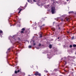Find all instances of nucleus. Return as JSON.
Here are the masks:
<instances>
[{"mask_svg":"<svg viewBox=\"0 0 76 76\" xmlns=\"http://www.w3.org/2000/svg\"><path fill=\"white\" fill-rule=\"evenodd\" d=\"M20 8H19L18 9V10H20Z\"/></svg>","mask_w":76,"mask_h":76,"instance_id":"33","label":"nucleus"},{"mask_svg":"<svg viewBox=\"0 0 76 76\" xmlns=\"http://www.w3.org/2000/svg\"><path fill=\"white\" fill-rule=\"evenodd\" d=\"M49 47L50 48H52V45H49Z\"/></svg>","mask_w":76,"mask_h":76,"instance_id":"17","label":"nucleus"},{"mask_svg":"<svg viewBox=\"0 0 76 76\" xmlns=\"http://www.w3.org/2000/svg\"><path fill=\"white\" fill-rule=\"evenodd\" d=\"M33 1H34V2H36L37 1H36V0H33Z\"/></svg>","mask_w":76,"mask_h":76,"instance_id":"28","label":"nucleus"},{"mask_svg":"<svg viewBox=\"0 0 76 76\" xmlns=\"http://www.w3.org/2000/svg\"><path fill=\"white\" fill-rule=\"evenodd\" d=\"M35 23H36V22H35Z\"/></svg>","mask_w":76,"mask_h":76,"instance_id":"41","label":"nucleus"},{"mask_svg":"<svg viewBox=\"0 0 76 76\" xmlns=\"http://www.w3.org/2000/svg\"><path fill=\"white\" fill-rule=\"evenodd\" d=\"M41 45V44H39V45L37 47H36V48L37 49H39V48H40V46Z\"/></svg>","mask_w":76,"mask_h":76,"instance_id":"11","label":"nucleus"},{"mask_svg":"<svg viewBox=\"0 0 76 76\" xmlns=\"http://www.w3.org/2000/svg\"><path fill=\"white\" fill-rule=\"evenodd\" d=\"M41 33L40 32V33H39V34H40V38H42V34H40Z\"/></svg>","mask_w":76,"mask_h":76,"instance_id":"16","label":"nucleus"},{"mask_svg":"<svg viewBox=\"0 0 76 76\" xmlns=\"http://www.w3.org/2000/svg\"><path fill=\"white\" fill-rule=\"evenodd\" d=\"M11 26H12V25H11Z\"/></svg>","mask_w":76,"mask_h":76,"instance_id":"43","label":"nucleus"},{"mask_svg":"<svg viewBox=\"0 0 76 76\" xmlns=\"http://www.w3.org/2000/svg\"><path fill=\"white\" fill-rule=\"evenodd\" d=\"M73 47H76V45H73Z\"/></svg>","mask_w":76,"mask_h":76,"instance_id":"22","label":"nucleus"},{"mask_svg":"<svg viewBox=\"0 0 76 76\" xmlns=\"http://www.w3.org/2000/svg\"><path fill=\"white\" fill-rule=\"evenodd\" d=\"M67 58L68 59H75V56H68L67 57Z\"/></svg>","mask_w":76,"mask_h":76,"instance_id":"5","label":"nucleus"},{"mask_svg":"<svg viewBox=\"0 0 76 76\" xmlns=\"http://www.w3.org/2000/svg\"><path fill=\"white\" fill-rule=\"evenodd\" d=\"M35 25H36V24H35Z\"/></svg>","mask_w":76,"mask_h":76,"instance_id":"49","label":"nucleus"},{"mask_svg":"<svg viewBox=\"0 0 76 76\" xmlns=\"http://www.w3.org/2000/svg\"><path fill=\"white\" fill-rule=\"evenodd\" d=\"M3 35V31L1 30H0V37L1 36V38L2 37V35Z\"/></svg>","mask_w":76,"mask_h":76,"instance_id":"7","label":"nucleus"},{"mask_svg":"<svg viewBox=\"0 0 76 76\" xmlns=\"http://www.w3.org/2000/svg\"><path fill=\"white\" fill-rule=\"evenodd\" d=\"M60 19V18H57L56 19V20H59Z\"/></svg>","mask_w":76,"mask_h":76,"instance_id":"26","label":"nucleus"},{"mask_svg":"<svg viewBox=\"0 0 76 76\" xmlns=\"http://www.w3.org/2000/svg\"><path fill=\"white\" fill-rule=\"evenodd\" d=\"M75 54H76V53H75Z\"/></svg>","mask_w":76,"mask_h":76,"instance_id":"46","label":"nucleus"},{"mask_svg":"<svg viewBox=\"0 0 76 76\" xmlns=\"http://www.w3.org/2000/svg\"><path fill=\"white\" fill-rule=\"evenodd\" d=\"M45 26V25L44 24V25H42V26H41L40 27V28H42V27H43V26Z\"/></svg>","mask_w":76,"mask_h":76,"instance_id":"20","label":"nucleus"},{"mask_svg":"<svg viewBox=\"0 0 76 76\" xmlns=\"http://www.w3.org/2000/svg\"><path fill=\"white\" fill-rule=\"evenodd\" d=\"M31 47H32V46L29 45L28 46V48H31Z\"/></svg>","mask_w":76,"mask_h":76,"instance_id":"21","label":"nucleus"},{"mask_svg":"<svg viewBox=\"0 0 76 76\" xmlns=\"http://www.w3.org/2000/svg\"><path fill=\"white\" fill-rule=\"evenodd\" d=\"M63 17H64V18L61 19L62 21H64V20L68 21L70 19V17H69V16H67L66 15H64Z\"/></svg>","mask_w":76,"mask_h":76,"instance_id":"2","label":"nucleus"},{"mask_svg":"<svg viewBox=\"0 0 76 76\" xmlns=\"http://www.w3.org/2000/svg\"><path fill=\"white\" fill-rule=\"evenodd\" d=\"M31 4H33V3L31 2Z\"/></svg>","mask_w":76,"mask_h":76,"instance_id":"39","label":"nucleus"},{"mask_svg":"<svg viewBox=\"0 0 76 76\" xmlns=\"http://www.w3.org/2000/svg\"><path fill=\"white\" fill-rule=\"evenodd\" d=\"M50 72H51V71H50Z\"/></svg>","mask_w":76,"mask_h":76,"instance_id":"48","label":"nucleus"},{"mask_svg":"<svg viewBox=\"0 0 76 76\" xmlns=\"http://www.w3.org/2000/svg\"><path fill=\"white\" fill-rule=\"evenodd\" d=\"M39 6V5H38Z\"/></svg>","mask_w":76,"mask_h":76,"instance_id":"47","label":"nucleus"},{"mask_svg":"<svg viewBox=\"0 0 76 76\" xmlns=\"http://www.w3.org/2000/svg\"><path fill=\"white\" fill-rule=\"evenodd\" d=\"M13 26H15V24H14V25H13Z\"/></svg>","mask_w":76,"mask_h":76,"instance_id":"35","label":"nucleus"},{"mask_svg":"<svg viewBox=\"0 0 76 76\" xmlns=\"http://www.w3.org/2000/svg\"><path fill=\"white\" fill-rule=\"evenodd\" d=\"M51 12L52 14L56 13V9L55 8V7H51Z\"/></svg>","mask_w":76,"mask_h":76,"instance_id":"3","label":"nucleus"},{"mask_svg":"<svg viewBox=\"0 0 76 76\" xmlns=\"http://www.w3.org/2000/svg\"><path fill=\"white\" fill-rule=\"evenodd\" d=\"M37 5H38V4H37Z\"/></svg>","mask_w":76,"mask_h":76,"instance_id":"44","label":"nucleus"},{"mask_svg":"<svg viewBox=\"0 0 76 76\" xmlns=\"http://www.w3.org/2000/svg\"><path fill=\"white\" fill-rule=\"evenodd\" d=\"M67 1H70V0H66Z\"/></svg>","mask_w":76,"mask_h":76,"instance_id":"34","label":"nucleus"},{"mask_svg":"<svg viewBox=\"0 0 76 76\" xmlns=\"http://www.w3.org/2000/svg\"><path fill=\"white\" fill-rule=\"evenodd\" d=\"M58 39H59V37H58Z\"/></svg>","mask_w":76,"mask_h":76,"instance_id":"38","label":"nucleus"},{"mask_svg":"<svg viewBox=\"0 0 76 76\" xmlns=\"http://www.w3.org/2000/svg\"><path fill=\"white\" fill-rule=\"evenodd\" d=\"M10 48H9L8 49V50L7 51V53H9V52L10 51Z\"/></svg>","mask_w":76,"mask_h":76,"instance_id":"14","label":"nucleus"},{"mask_svg":"<svg viewBox=\"0 0 76 76\" xmlns=\"http://www.w3.org/2000/svg\"><path fill=\"white\" fill-rule=\"evenodd\" d=\"M37 5H38V4H37Z\"/></svg>","mask_w":76,"mask_h":76,"instance_id":"45","label":"nucleus"},{"mask_svg":"<svg viewBox=\"0 0 76 76\" xmlns=\"http://www.w3.org/2000/svg\"><path fill=\"white\" fill-rule=\"evenodd\" d=\"M74 37H72V39H74Z\"/></svg>","mask_w":76,"mask_h":76,"instance_id":"29","label":"nucleus"},{"mask_svg":"<svg viewBox=\"0 0 76 76\" xmlns=\"http://www.w3.org/2000/svg\"><path fill=\"white\" fill-rule=\"evenodd\" d=\"M66 3H67V2H65V3H64V4H66Z\"/></svg>","mask_w":76,"mask_h":76,"instance_id":"31","label":"nucleus"},{"mask_svg":"<svg viewBox=\"0 0 76 76\" xmlns=\"http://www.w3.org/2000/svg\"><path fill=\"white\" fill-rule=\"evenodd\" d=\"M54 23H55V22H54L53 23V24H54Z\"/></svg>","mask_w":76,"mask_h":76,"instance_id":"40","label":"nucleus"},{"mask_svg":"<svg viewBox=\"0 0 76 76\" xmlns=\"http://www.w3.org/2000/svg\"><path fill=\"white\" fill-rule=\"evenodd\" d=\"M50 6L49 5H48V6Z\"/></svg>","mask_w":76,"mask_h":76,"instance_id":"37","label":"nucleus"},{"mask_svg":"<svg viewBox=\"0 0 76 76\" xmlns=\"http://www.w3.org/2000/svg\"><path fill=\"white\" fill-rule=\"evenodd\" d=\"M34 75H38V76H41V74L40 73H39L38 72H36V73L34 74Z\"/></svg>","mask_w":76,"mask_h":76,"instance_id":"6","label":"nucleus"},{"mask_svg":"<svg viewBox=\"0 0 76 76\" xmlns=\"http://www.w3.org/2000/svg\"><path fill=\"white\" fill-rule=\"evenodd\" d=\"M37 67H38V66H37Z\"/></svg>","mask_w":76,"mask_h":76,"instance_id":"42","label":"nucleus"},{"mask_svg":"<svg viewBox=\"0 0 76 76\" xmlns=\"http://www.w3.org/2000/svg\"><path fill=\"white\" fill-rule=\"evenodd\" d=\"M19 70H18V71H15V74H14L12 75V76H16V73H18V72H19Z\"/></svg>","mask_w":76,"mask_h":76,"instance_id":"8","label":"nucleus"},{"mask_svg":"<svg viewBox=\"0 0 76 76\" xmlns=\"http://www.w3.org/2000/svg\"><path fill=\"white\" fill-rule=\"evenodd\" d=\"M27 5H28V3H26V4L25 5V6L24 7V8L23 9V10H24V9H25V8L26 7V6H27Z\"/></svg>","mask_w":76,"mask_h":76,"instance_id":"13","label":"nucleus"},{"mask_svg":"<svg viewBox=\"0 0 76 76\" xmlns=\"http://www.w3.org/2000/svg\"><path fill=\"white\" fill-rule=\"evenodd\" d=\"M69 47H70V48H71V47H72V45H71L69 46Z\"/></svg>","mask_w":76,"mask_h":76,"instance_id":"27","label":"nucleus"},{"mask_svg":"<svg viewBox=\"0 0 76 76\" xmlns=\"http://www.w3.org/2000/svg\"><path fill=\"white\" fill-rule=\"evenodd\" d=\"M22 9H20V10H19V12H18V14L20 13V12H21V11H22Z\"/></svg>","mask_w":76,"mask_h":76,"instance_id":"18","label":"nucleus"},{"mask_svg":"<svg viewBox=\"0 0 76 76\" xmlns=\"http://www.w3.org/2000/svg\"><path fill=\"white\" fill-rule=\"evenodd\" d=\"M30 42L31 44H32L33 43L32 42H34V41L31 40V41H30Z\"/></svg>","mask_w":76,"mask_h":76,"instance_id":"15","label":"nucleus"},{"mask_svg":"<svg viewBox=\"0 0 76 76\" xmlns=\"http://www.w3.org/2000/svg\"><path fill=\"white\" fill-rule=\"evenodd\" d=\"M17 37V35L13 36V37L11 36H10L9 39L11 42H15V43H18V44H19V42H17V40H16V39L14 38V37Z\"/></svg>","mask_w":76,"mask_h":76,"instance_id":"1","label":"nucleus"},{"mask_svg":"<svg viewBox=\"0 0 76 76\" xmlns=\"http://www.w3.org/2000/svg\"><path fill=\"white\" fill-rule=\"evenodd\" d=\"M30 35V34H27L26 37H28V36H29Z\"/></svg>","mask_w":76,"mask_h":76,"instance_id":"24","label":"nucleus"},{"mask_svg":"<svg viewBox=\"0 0 76 76\" xmlns=\"http://www.w3.org/2000/svg\"><path fill=\"white\" fill-rule=\"evenodd\" d=\"M44 72H45L46 73H48V71L47 70H45Z\"/></svg>","mask_w":76,"mask_h":76,"instance_id":"23","label":"nucleus"},{"mask_svg":"<svg viewBox=\"0 0 76 76\" xmlns=\"http://www.w3.org/2000/svg\"><path fill=\"white\" fill-rule=\"evenodd\" d=\"M69 14H72V13H74V14H75V15H76V12L75 11L74 12L73 11H70V12H69Z\"/></svg>","mask_w":76,"mask_h":76,"instance_id":"9","label":"nucleus"},{"mask_svg":"<svg viewBox=\"0 0 76 76\" xmlns=\"http://www.w3.org/2000/svg\"><path fill=\"white\" fill-rule=\"evenodd\" d=\"M52 57V55L50 53H49L48 54V58H49V59H50V58H51Z\"/></svg>","mask_w":76,"mask_h":76,"instance_id":"4","label":"nucleus"},{"mask_svg":"<svg viewBox=\"0 0 76 76\" xmlns=\"http://www.w3.org/2000/svg\"><path fill=\"white\" fill-rule=\"evenodd\" d=\"M16 54H17V53H16Z\"/></svg>","mask_w":76,"mask_h":76,"instance_id":"50","label":"nucleus"},{"mask_svg":"<svg viewBox=\"0 0 76 76\" xmlns=\"http://www.w3.org/2000/svg\"><path fill=\"white\" fill-rule=\"evenodd\" d=\"M35 45V43H34V44H33V45H34H34Z\"/></svg>","mask_w":76,"mask_h":76,"instance_id":"32","label":"nucleus"},{"mask_svg":"<svg viewBox=\"0 0 76 76\" xmlns=\"http://www.w3.org/2000/svg\"><path fill=\"white\" fill-rule=\"evenodd\" d=\"M64 63H65V64H67V62L65 61L64 62Z\"/></svg>","mask_w":76,"mask_h":76,"instance_id":"30","label":"nucleus"},{"mask_svg":"<svg viewBox=\"0 0 76 76\" xmlns=\"http://www.w3.org/2000/svg\"><path fill=\"white\" fill-rule=\"evenodd\" d=\"M60 25H58L57 26H56V27L58 28L59 29H60Z\"/></svg>","mask_w":76,"mask_h":76,"instance_id":"12","label":"nucleus"},{"mask_svg":"<svg viewBox=\"0 0 76 76\" xmlns=\"http://www.w3.org/2000/svg\"><path fill=\"white\" fill-rule=\"evenodd\" d=\"M31 76V75H28V76Z\"/></svg>","mask_w":76,"mask_h":76,"instance_id":"36","label":"nucleus"},{"mask_svg":"<svg viewBox=\"0 0 76 76\" xmlns=\"http://www.w3.org/2000/svg\"><path fill=\"white\" fill-rule=\"evenodd\" d=\"M17 26H18V27H20V25H17Z\"/></svg>","mask_w":76,"mask_h":76,"instance_id":"25","label":"nucleus"},{"mask_svg":"<svg viewBox=\"0 0 76 76\" xmlns=\"http://www.w3.org/2000/svg\"><path fill=\"white\" fill-rule=\"evenodd\" d=\"M25 29L24 28H22V29L21 30V31H21L20 33L21 34H23V31H25Z\"/></svg>","mask_w":76,"mask_h":76,"instance_id":"10","label":"nucleus"},{"mask_svg":"<svg viewBox=\"0 0 76 76\" xmlns=\"http://www.w3.org/2000/svg\"><path fill=\"white\" fill-rule=\"evenodd\" d=\"M27 1H28V2H30L31 3V2H32V0H30L29 1V0H27Z\"/></svg>","mask_w":76,"mask_h":76,"instance_id":"19","label":"nucleus"}]
</instances>
